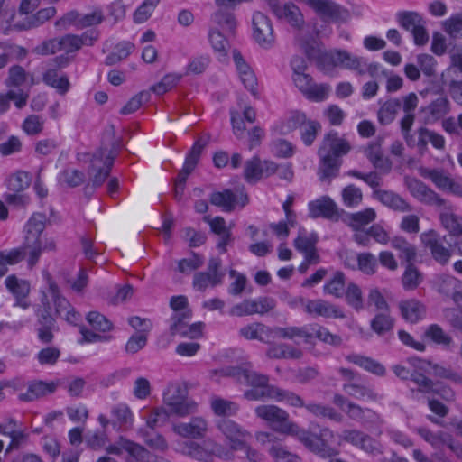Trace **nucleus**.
<instances>
[{"label":"nucleus","instance_id":"nucleus-11","mask_svg":"<svg viewBox=\"0 0 462 462\" xmlns=\"http://www.w3.org/2000/svg\"><path fill=\"white\" fill-rule=\"evenodd\" d=\"M47 282L49 293L55 305L56 314L68 323L76 325L80 319V314L75 310L67 299L60 295L58 285L51 277H48Z\"/></svg>","mask_w":462,"mask_h":462},{"label":"nucleus","instance_id":"nucleus-14","mask_svg":"<svg viewBox=\"0 0 462 462\" xmlns=\"http://www.w3.org/2000/svg\"><path fill=\"white\" fill-rule=\"evenodd\" d=\"M249 201L247 194L241 190L239 194H235L231 189H224L223 191H215L210 194L209 202L225 212H231L236 205L244 208Z\"/></svg>","mask_w":462,"mask_h":462},{"label":"nucleus","instance_id":"nucleus-45","mask_svg":"<svg viewBox=\"0 0 462 462\" xmlns=\"http://www.w3.org/2000/svg\"><path fill=\"white\" fill-rule=\"evenodd\" d=\"M51 306L45 292L42 293L41 305L36 311L37 327L55 326V319L51 315Z\"/></svg>","mask_w":462,"mask_h":462},{"label":"nucleus","instance_id":"nucleus-52","mask_svg":"<svg viewBox=\"0 0 462 462\" xmlns=\"http://www.w3.org/2000/svg\"><path fill=\"white\" fill-rule=\"evenodd\" d=\"M310 332L313 333V337L331 346H338L342 344V338L338 335L330 333L326 328L320 325H310Z\"/></svg>","mask_w":462,"mask_h":462},{"label":"nucleus","instance_id":"nucleus-43","mask_svg":"<svg viewBox=\"0 0 462 462\" xmlns=\"http://www.w3.org/2000/svg\"><path fill=\"white\" fill-rule=\"evenodd\" d=\"M423 276L417 267L412 263H407L405 271L402 276V284L404 290H415L422 282Z\"/></svg>","mask_w":462,"mask_h":462},{"label":"nucleus","instance_id":"nucleus-58","mask_svg":"<svg viewBox=\"0 0 462 462\" xmlns=\"http://www.w3.org/2000/svg\"><path fill=\"white\" fill-rule=\"evenodd\" d=\"M244 175L245 179L250 183H255L263 178L262 162L258 157L245 162Z\"/></svg>","mask_w":462,"mask_h":462},{"label":"nucleus","instance_id":"nucleus-21","mask_svg":"<svg viewBox=\"0 0 462 462\" xmlns=\"http://www.w3.org/2000/svg\"><path fill=\"white\" fill-rule=\"evenodd\" d=\"M270 6L278 18L285 19L294 30L305 27L304 16L295 4L290 2L286 3L283 6H280L278 4L273 5L271 2Z\"/></svg>","mask_w":462,"mask_h":462},{"label":"nucleus","instance_id":"nucleus-28","mask_svg":"<svg viewBox=\"0 0 462 462\" xmlns=\"http://www.w3.org/2000/svg\"><path fill=\"white\" fill-rule=\"evenodd\" d=\"M42 81L49 87L64 96L70 88V82L66 74H60L55 69H47L42 75Z\"/></svg>","mask_w":462,"mask_h":462},{"label":"nucleus","instance_id":"nucleus-8","mask_svg":"<svg viewBox=\"0 0 462 462\" xmlns=\"http://www.w3.org/2000/svg\"><path fill=\"white\" fill-rule=\"evenodd\" d=\"M258 418L267 421L280 433L294 436L299 425L289 419L286 411L275 405H259L254 410Z\"/></svg>","mask_w":462,"mask_h":462},{"label":"nucleus","instance_id":"nucleus-24","mask_svg":"<svg viewBox=\"0 0 462 462\" xmlns=\"http://www.w3.org/2000/svg\"><path fill=\"white\" fill-rule=\"evenodd\" d=\"M331 61L335 66L356 70L359 75L365 74V60L362 57L354 56L345 50L331 52Z\"/></svg>","mask_w":462,"mask_h":462},{"label":"nucleus","instance_id":"nucleus-63","mask_svg":"<svg viewBox=\"0 0 462 462\" xmlns=\"http://www.w3.org/2000/svg\"><path fill=\"white\" fill-rule=\"evenodd\" d=\"M87 320L94 329L101 332L110 331L113 328L111 321L97 311H90Z\"/></svg>","mask_w":462,"mask_h":462},{"label":"nucleus","instance_id":"nucleus-7","mask_svg":"<svg viewBox=\"0 0 462 462\" xmlns=\"http://www.w3.org/2000/svg\"><path fill=\"white\" fill-rule=\"evenodd\" d=\"M217 430L225 436L229 444V450L241 451L246 457L254 458L255 449L248 445L246 439L251 437L248 430L234 420L228 419H220L217 422Z\"/></svg>","mask_w":462,"mask_h":462},{"label":"nucleus","instance_id":"nucleus-53","mask_svg":"<svg viewBox=\"0 0 462 462\" xmlns=\"http://www.w3.org/2000/svg\"><path fill=\"white\" fill-rule=\"evenodd\" d=\"M209 42L220 57H226L229 49L227 39L217 29H210L208 32Z\"/></svg>","mask_w":462,"mask_h":462},{"label":"nucleus","instance_id":"nucleus-4","mask_svg":"<svg viewBox=\"0 0 462 462\" xmlns=\"http://www.w3.org/2000/svg\"><path fill=\"white\" fill-rule=\"evenodd\" d=\"M221 373L234 378L239 383L250 385L252 388L244 393L245 398L249 401L277 398L278 387L268 384L269 378L264 374L239 366L228 367Z\"/></svg>","mask_w":462,"mask_h":462},{"label":"nucleus","instance_id":"nucleus-60","mask_svg":"<svg viewBox=\"0 0 462 462\" xmlns=\"http://www.w3.org/2000/svg\"><path fill=\"white\" fill-rule=\"evenodd\" d=\"M342 199L346 207L354 208L361 203L363 193L359 188L351 184L343 189Z\"/></svg>","mask_w":462,"mask_h":462},{"label":"nucleus","instance_id":"nucleus-23","mask_svg":"<svg viewBox=\"0 0 462 462\" xmlns=\"http://www.w3.org/2000/svg\"><path fill=\"white\" fill-rule=\"evenodd\" d=\"M5 285L15 298V306H19L23 310L30 307L27 297L31 291L30 283L22 279H18L14 275H10L5 279Z\"/></svg>","mask_w":462,"mask_h":462},{"label":"nucleus","instance_id":"nucleus-36","mask_svg":"<svg viewBox=\"0 0 462 462\" xmlns=\"http://www.w3.org/2000/svg\"><path fill=\"white\" fill-rule=\"evenodd\" d=\"M346 359L376 375H383L385 374L384 366L371 357L358 354H350L346 356Z\"/></svg>","mask_w":462,"mask_h":462},{"label":"nucleus","instance_id":"nucleus-64","mask_svg":"<svg viewBox=\"0 0 462 462\" xmlns=\"http://www.w3.org/2000/svg\"><path fill=\"white\" fill-rule=\"evenodd\" d=\"M443 28L451 37L462 36V13L452 15L444 21Z\"/></svg>","mask_w":462,"mask_h":462},{"label":"nucleus","instance_id":"nucleus-55","mask_svg":"<svg viewBox=\"0 0 462 462\" xmlns=\"http://www.w3.org/2000/svg\"><path fill=\"white\" fill-rule=\"evenodd\" d=\"M191 317L190 310H185L183 312L174 313L171 317V324L170 326V331L171 335H180L185 333V328L189 324V320Z\"/></svg>","mask_w":462,"mask_h":462},{"label":"nucleus","instance_id":"nucleus-48","mask_svg":"<svg viewBox=\"0 0 462 462\" xmlns=\"http://www.w3.org/2000/svg\"><path fill=\"white\" fill-rule=\"evenodd\" d=\"M442 226L452 235H462V217L446 209L439 215Z\"/></svg>","mask_w":462,"mask_h":462},{"label":"nucleus","instance_id":"nucleus-42","mask_svg":"<svg viewBox=\"0 0 462 462\" xmlns=\"http://www.w3.org/2000/svg\"><path fill=\"white\" fill-rule=\"evenodd\" d=\"M138 435L143 439L144 443L155 450L165 451L168 448V444L162 435L149 430L147 428H141L138 430Z\"/></svg>","mask_w":462,"mask_h":462},{"label":"nucleus","instance_id":"nucleus-3","mask_svg":"<svg viewBox=\"0 0 462 462\" xmlns=\"http://www.w3.org/2000/svg\"><path fill=\"white\" fill-rule=\"evenodd\" d=\"M46 216L42 213H34L25 226L24 248L28 253V265L35 266L42 252H55L56 241L53 237L42 234L46 226Z\"/></svg>","mask_w":462,"mask_h":462},{"label":"nucleus","instance_id":"nucleus-30","mask_svg":"<svg viewBox=\"0 0 462 462\" xmlns=\"http://www.w3.org/2000/svg\"><path fill=\"white\" fill-rule=\"evenodd\" d=\"M417 132V146L421 152L427 150L429 143H430L432 146L438 150H443L445 148V139L441 134L426 127H420Z\"/></svg>","mask_w":462,"mask_h":462},{"label":"nucleus","instance_id":"nucleus-9","mask_svg":"<svg viewBox=\"0 0 462 462\" xmlns=\"http://www.w3.org/2000/svg\"><path fill=\"white\" fill-rule=\"evenodd\" d=\"M326 23H346L350 19L348 10L332 0H304Z\"/></svg>","mask_w":462,"mask_h":462},{"label":"nucleus","instance_id":"nucleus-39","mask_svg":"<svg viewBox=\"0 0 462 462\" xmlns=\"http://www.w3.org/2000/svg\"><path fill=\"white\" fill-rule=\"evenodd\" d=\"M305 409L318 418H327L336 422H341L343 416L337 412L333 407L323 405L322 403L310 402L307 403Z\"/></svg>","mask_w":462,"mask_h":462},{"label":"nucleus","instance_id":"nucleus-15","mask_svg":"<svg viewBox=\"0 0 462 462\" xmlns=\"http://www.w3.org/2000/svg\"><path fill=\"white\" fill-rule=\"evenodd\" d=\"M423 245L428 248L433 259L440 264H446L451 256V251L444 246V237H441L436 231L430 230L420 235Z\"/></svg>","mask_w":462,"mask_h":462},{"label":"nucleus","instance_id":"nucleus-49","mask_svg":"<svg viewBox=\"0 0 462 462\" xmlns=\"http://www.w3.org/2000/svg\"><path fill=\"white\" fill-rule=\"evenodd\" d=\"M84 172L69 167L65 168L58 178V181L60 185H66L69 188H75L81 185L84 182Z\"/></svg>","mask_w":462,"mask_h":462},{"label":"nucleus","instance_id":"nucleus-25","mask_svg":"<svg viewBox=\"0 0 462 462\" xmlns=\"http://www.w3.org/2000/svg\"><path fill=\"white\" fill-rule=\"evenodd\" d=\"M347 417L362 424L382 423L381 416L368 408H362L355 402H347V407L343 409Z\"/></svg>","mask_w":462,"mask_h":462},{"label":"nucleus","instance_id":"nucleus-56","mask_svg":"<svg viewBox=\"0 0 462 462\" xmlns=\"http://www.w3.org/2000/svg\"><path fill=\"white\" fill-rule=\"evenodd\" d=\"M345 289V275L342 272H337L333 278L324 285V291L337 298L342 297Z\"/></svg>","mask_w":462,"mask_h":462},{"label":"nucleus","instance_id":"nucleus-12","mask_svg":"<svg viewBox=\"0 0 462 462\" xmlns=\"http://www.w3.org/2000/svg\"><path fill=\"white\" fill-rule=\"evenodd\" d=\"M253 36L255 42L264 49H270L275 42L271 20L263 13L256 12L253 15Z\"/></svg>","mask_w":462,"mask_h":462},{"label":"nucleus","instance_id":"nucleus-6","mask_svg":"<svg viewBox=\"0 0 462 462\" xmlns=\"http://www.w3.org/2000/svg\"><path fill=\"white\" fill-rule=\"evenodd\" d=\"M294 437L307 449L322 457H330L337 454V450L331 446L335 439L334 432L328 428H322L319 434H315L299 427Z\"/></svg>","mask_w":462,"mask_h":462},{"label":"nucleus","instance_id":"nucleus-35","mask_svg":"<svg viewBox=\"0 0 462 462\" xmlns=\"http://www.w3.org/2000/svg\"><path fill=\"white\" fill-rule=\"evenodd\" d=\"M273 330L260 322L251 323L240 328L239 335L247 340H259L264 342V337H269Z\"/></svg>","mask_w":462,"mask_h":462},{"label":"nucleus","instance_id":"nucleus-37","mask_svg":"<svg viewBox=\"0 0 462 462\" xmlns=\"http://www.w3.org/2000/svg\"><path fill=\"white\" fill-rule=\"evenodd\" d=\"M210 407L214 414L220 417L235 416L239 411L236 402L217 396L211 398Z\"/></svg>","mask_w":462,"mask_h":462},{"label":"nucleus","instance_id":"nucleus-41","mask_svg":"<svg viewBox=\"0 0 462 462\" xmlns=\"http://www.w3.org/2000/svg\"><path fill=\"white\" fill-rule=\"evenodd\" d=\"M400 107L401 101L397 98L389 99L384 102L377 113L379 123L382 125H389L392 123Z\"/></svg>","mask_w":462,"mask_h":462},{"label":"nucleus","instance_id":"nucleus-22","mask_svg":"<svg viewBox=\"0 0 462 462\" xmlns=\"http://www.w3.org/2000/svg\"><path fill=\"white\" fill-rule=\"evenodd\" d=\"M108 454L120 456L123 451H126L131 457L137 460H143L148 454L147 449L127 439L120 437L114 444L106 448Z\"/></svg>","mask_w":462,"mask_h":462},{"label":"nucleus","instance_id":"nucleus-62","mask_svg":"<svg viewBox=\"0 0 462 462\" xmlns=\"http://www.w3.org/2000/svg\"><path fill=\"white\" fill-rule=\"evenodd\" d=\"M434 119H439L449 111V102L446 97H439L433 100L427 108Z\"/></svg>","mask_w":462,"mask_h":462},{"label":"nucleus","instance_id":"nucleus-38","mask_svg":"<svg viewBox=\"0 0 462 462\" xmlns=\"http://www.w3.org/2000/svg\"><path fill=\"white\" fill-rule=\"evenodd\" d=\"M391 246L399 252V257L404 259L407 263L415 261L417 256L416 247L402 236H394L391 240Z\"/></svg>","mask_w":462,"mask_h":462},{"label":"nucleus","instance_id":"nucleus-33","mask_svg":"<svg viewBox=\"0 0 462 462\" xmlns=\"http://www.w3.org/2000/svg\"><path fill=\"white\" fill-rule=\"evenodd\" d=\"M294 43L300 48L309 59H312L316 55L315 40L305 27L295 29Z\"/></svg>","mask_w":462,"mask_h":462},{"label":"nucleus","instance_id":"nucleus-2","mask_svg":"<svg viewBox=\"0 0 462 462\" xmlns=\"http://www.w3.org/2000/svg\"><path fill=\"white\" fill-rule=\"evenodd\" d=\"M350 149L348 141L339 137L337 132L331 131L325 135L318 152L320 158L319 174L321 180H330L337 176L341 165L338 157L347 154Z\"/></svg>","mask_w":462,"mask_h":462},{"label":"nucleus","instance_id":"nucleus-17","mask_svg":"<svg viewBox=\"0 0 462 462\" xmlns=\"http://www.w3.org/2000/svg\"><path fill=\"white\" fill-rule=\"evenodd\" d=\"M208 430V421L200 416L192 417L188 422H179L172 425V430L186 439H202Z\"/></svg>","mask_w":462,"mask_h":462},{"label":"nucleus","instance_id":"nucleus-59","mask_svg":"<svg viewBox=\"0 0 462 462\" xmlns=\"http://www.w3.org/2000/svg\"><path fill=\"white\" fill-rule=\"evenodd\" d=\"M182 76L180 74H167L162 80L152 86L150 90L157 95H163L167 91L174 88L178 82L181 79Z\"/></svg>","mask_w":462,"mask_h":462},{"label":"nucleus","instance_id":"nucleus-20","mask_svg":"<svg viewBox=\"0 0 462 462\" xmlns=\"http://www.w3.org/2000/svg\"><path fill=\"white\" fill-rule=\"evenodd\" d=\"M309 212L311 218L324 217L337 221L339 217L337 204L328 196L310 201Z\"/></svg>","mask_w":462,"mask_h":462},{"label":"nucleus","instance_id":"nucleus-18","mask_svg":"<svg viewBox=\"0 0 462 462\" xmlns=\"http://www.w3.org/2000/svg\"><path fill=\"white\" fill-rule=\"evenodd\" d=\"M299 301L304 306V310L309 314L327 319H344L346 317L339 307L324 300H309L305 301L303 298H300Z\"/></svg>","mask_w":462,"mask_h":462},{"label":"nucleus","instance_id":"nucleus-16","mask_svg":"<svg viewBox=\"0 0 462 462\" xmlns=\"http://www.w3.org/2000/svg\"><path fill=\"white\" fill-rule=\"evenodd\" d=\"M423 176L429 178L438 189L462 198V181L456 180L444 170H426Z\"/></svg>","mask_w":462,"mask_h":462},{"label":"nucleus","instance_id":"nucleus-61","mask_svg":"<svg viewBox=\"0 0 462 462\" xmlns=\"http://www.w3.org/2000/svg\"><path fill=\"white\" fill-rule=\"evenodd\" d=\"M114 418L113 423L120 426L126 425L133 421V414L130 408L124 403L115 405L111 411Z\"/></svg>","mask_w":462,"mask_h":462},{"label":"nucleus","instance_id":"nucleus-54","mask_svg":"<svg viewBox=\"0 0 462 462\" xmlns=\"http://www.w3.org/2000/svg\"><path fill=\"white\" fill-rule=\"evenodd\" d=\"M212 18L214 23L224 32L234 33L236 27V21L234 14L230 12L217 11L213 14Z\"/></svg>","mask_w":462,"mask_h":462},{"label":"nucleus","instance_id":"nucleus-50","mask_svg":"<svg viewBox=\"0 0 462 462\" xmlns=\"http://www.w3.org/2000/svg\"><path fill=\"white\" fill-rule=\"evenodd\" d=\"M397 21L403 29L409 32H411L420 24L425 23V21L418 13L410 11L398 13Z\"/></svg>","mask_w":462,"mask_h":462},{"label":"nucleus","instance_id":"nucleus-44","mask_svg":"<svg viewBox=\"0 0 462 462\" xmlns=\"http://www.w3.org/2000/svg\"><path fill=\"white\" fill-rule=\"evenodd\" d=\"M394 326V319L389 315V311L377 313L371 320V328L379 336L391 331Z\"/></svg>","mask_w":462,"mask_h":462},{"label":"nucleus","instance_id":"nucleus-40","mask_svg":"<svg viewBox=\"0 0 462 462\" xmlns=\"http://www.w3.org/2000/svg\"><path fill=\"white\" fill-rule=\"evenodd\" d=\"M376 217V213L374 208H367L362 211L350 214L347 217V225L355 231H358L364 226L373 222Z\"/></svg>","mask_w":462,"mask_h":462},{"label":"nucleus","instance_id":"nucleus-13","mask_svg":"<svg viewBox=\"0 0 462 462\" xmlns=\"http://www.w3.org/2000/svg\"><path fill=\"white\" fill-rule=\"evenodd\" d=\"M404 182L410 193L420 202L437 207L446 205V200L421 180L406 177Z\"/></svg>","mask_w":462,"mask_h":462},{"label":"nucleus","instance_id":"nucleus-10","mask_svg":"<svg viewBox=\"0 0 462 462\" xmlns=\"http://www.w3.org/2000/svg\"><path fill=\"white\" fill-rule=\"evenodd\" d=\"M222 261L218 257H211L208 262L207 271L198 272L193 276V287L204 291L208 287L222 283L225 273L221 270Z\"/></svg>","mask_w":462,"mask_h":462},{"label":"nucleus","instance_id":"nucleus-29","mask_svg":"<svg viewBox=\"0 0 462 462\" xmlns=\"http://www.w3.org/2000/svg\"><path fill=\"white\" fill-rule=\"evenodd\" d=\"M382 142V138H377L374 142L369 143L365 149V153L375 168L390 171L392 164L390 161L383 155L381 149Z\"/></svg>","mask_w":462,"mask_h":462},{"label":"nucleus","instance_id":"nucleus-46","mask_svg":"<svg viewBox=\"0 0 462 462\" xmlns=\"http://www.w3.org/2000/svg\"><path fill=\"white\" fill-rule=\"evenodd\" d=\"M274 462H303L302 458L281 444H272L268 449Z\"/></svg>","mask_w":462,"mask_h":462},{"label":"nucleus","instance_id":"nucleus-57","mask_svg":"<svg viewBox=\"0 0 462 462\" xmlns=\"http://www.w3.org/2000/svg\"><path fill=\"white\" fill-rule=\"evenodd\" d=\"M210 134H207L204 137H199L192 145L189 152L186 156L185 162L196 167L199 162L203 149L208 145L210 140Z\"/></svg>","mask_w":462,"mask_h":462},{"label":"nucleus","instance_id":"nucleus-5","mask_svg":"<svg viewBox=\"0 0 462 462\" xmlns=\"http://www.w3.org/2000/svg\"><path fill=\"white\" fill-rule=\"evenodd\" d=\"M162 400L171 415L185 417L197 411V403L189 397L188 387L182 382L169 383Z\"/></svg>","mask_w":462,"mask_h":462},{"label":"nucleus","instance_id":"nucleus-32","mask_svg":"<svg viewBox=\"0 0 462 462\" xmlns=\"http://www.w3.org/2000/svg\"><path fill=\"white\" fill-rule=\"evenodd\" d=\"M273 333L284 339L302 338L305 343H310L313 338V333L310 332V325L304 327H277L273 330Z\"/></svg>","mask_w":462,"mask_h":462},{"label":"nucleus","instance_id":"nucleus-31","mask_svg":"<svg viewBox=\"0 0 462 462\" xmlns=\"http://www.w3.org/2000/svg\"><path fill=\"white\" fill-rule=\"evenodd\" d=\"M55 14L56 9L54 7L43 8L38 11L34 15L26 17L23 23H14L13 26L18 31L30 30L42 25Z\"/></svg>","mask_w":462,"mask_h":462},{"label":"nucleus","instance_id":"nucleus-26","mask_svg":"<svg viewBox=\"0 0 462 462\" xmlns=\"http://www.w3.org/2000/svg\"><path fill=\"white\" fill-rule=\"evenodd\" d=\"M374 199H378L383 205L393 210L400 212H410L411 206L400 195L390 190L375 189L373 192Z\"/></svg>","mask_w":462,"mask_h":462},{"label":"nucleus","instance_id":"nucleus-51","mask_svg":"<svg viewBox=\"0 0 462 462\" xmlns=\"http://www.w3.org/2000/svg\"><path fill=\"white\" fill-rule=\"evenodd\" d=\"M202 444L211 461L213 460L214 457L224 459H230L233 457V454L229 449L212 439H207L203 440Z\"/></svg>","mask_w":462,"mask_h":462},{"label":"nucleus","instance_id":"nucleus-47","mask_svg":"<svg viewBox=\"0 0 462 462\" xmlns=\"http://www.w3.org/2000/svg\"><path fill=\"white\" fill-rule=\"evenodd\" d=\"M343 390L351 397L356 399H365L367 398L372 401H376L378 399V395L374 393L371 388L358 384L356 383H348L343 385Z\"/></svg>","mask_w":462,"mask_h":462},{"label":"nucleus","instance_id":"nucleus-27","mask_svg":"<svg viewBox=\"0 0 462 462\" xmlns=\"http://www.w3.org/2000/svg\"><path fill=\"white\" fill-rule=\"evenodd\" d=\"M56 389L57 383L54 382L46 383L43 381H35L28 385L26 393L19 395V399L24 402H32L54 393Z\"/></svg>","mask_w":462,"mask_h":462},{"label":"nucleus","instance_id":"nucleus-1","mask_svg":"<svg viewBox=\"0 0 462 462\" xmlns=\"http://www.w3.org/2000/svg\"><path fill=\"white\" fill-rule=\"evenodd\" d=\"M119 150L120 142L116 138L115 126L109 125L103 133L100 147L90 156L86 189L90 186L100 187L106 181Z\"/></svg>","mask_w":462,"mask_h":462},{"label":"nucleus","instance_id":"nucleus-19","mask_svg":"<svg viewBox=\"0 0 462 462\" xmlns=\"http://www.w3.org/2000/svg\"><path fill=\"white\" fill-rule=\"evenodd\" d=\"M274 300L269 298H261L258 300H245L230 310L233 316L243 317L253 314H264L274 308Z\"/></svg>","mask_w":462,"mask_h":462},{"label":"nucleus","instance_id":"nucleus-34","mask_svg":"<svg viewBox=\"0 0 462 462\" xmlns=\"http://www.w3.org/2000/svg\"><path fill=\"white\" fill-rule=\"evenodd\" d=\"M399 309L402 318L411 323L417 322L425 313L424 306L414 299L401 301Z\"/></svg>","mask_w":462,"mask_h":462}]
</instances>
